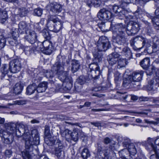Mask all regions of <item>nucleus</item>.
I'll use <instances>...</instances> for the list:
<instances>
[{"mask_svg": "<svg viewBox=\"0 0 159 159\" xmlns=\"http://www.w3.org/2000/svg\"><path fill=\"white\" fill-rule=\"evenodd\" d=\"M155 13L156 16L159 17V7L156 9Z\"/></svg>", "mask_w": 159, "mask_h": 159, "instance_id": "nucleus-64", "label": "nucleus"}, {"mask_svg": "<svg viewBox=\"0 0 159 159\" xmlns=\"http://www.w3.org/2000/svg\"><path fill=\"white\" fill-rule=\"evenodd\" d=\"M24 139L25 141V149L22 152L24 159H32L33 154V145L39 144V135L37 130L34 129L31 132V134L27 133L24 135Z\"/></svg>", "mask_w": 159, "mask_h": 159, "instance_id": "nucleus-2", "label": "nucleus"}, {"mask_svg": "<svg viewBox=\"0 0 159 159\" xmlns=\"http://www.w3.org/2000/svg\"><path fill=\"white\" fill-rule=\"evenodd\" d=\"M98 91H104L106 89V88L105 87L98 86Z\"/></svg>", "mask_w": 159, "mask_h": 159, "instance_id": "nucleus-62", "label": "nucleus"}, {"mask_svg": "<svg viewBox=\"0 0 159 159\" xmlns=\"http://www.w3.org/2000/svg\"><path fill=\"white\" fill-rule=\"evenodd\" d=\"M28 12V11L26 8L24 7L20 8L18 10V15L20 17L25 16Z\"/></svg>", "mask_w": 159, "mask_h": 159, "instance_id": "nucleus-34", "label": "nucleus"}, {"mask_svg": "<svg viewBox=\"0 0 159 159\" xmlns=\"http://www.w3.org/2000/svg\"><path fill=\"white\" fill-rule=\"evenodd\" d=\"M152 123L154 125H159V118L156 119L155 121H154V122H152Z\"/></svg>", "mask_w": 159, "mask_h": 159, "instance_id": "nucleus-63", "label": "nucleus"}, {"mask_svg": "<svg viewBox=\"0 0 159 159\" xmlns=\"http://www.w3.org/2000/svg\"><path fill=\"white\" fill-rule=\"evenodd\" d=\"M53 67L52 68V70H46L44 73V76L48 78H52L55 74H56V72L55 70L52 69Z\"/></svg>", "mask_w": 159, "mask_h": 159, "instance_id": "nucleus-31", "label": "nucleus"}, {"mask_svg": "<svg viewBox=\"0 0 159 159\" xmlns=\"http://www.w3.org/2000/svg\"><path fill=\"white\" fill-rule=\"evenodd\" d=\"M89 67L92 73V78L97 79L101 72L100 68L96 63H93L89 64Z\"/></svg>", "mask_w": 159, "mask_h": 159, "instance_id": "nucleus-14", "label": "nucleus"}, {"mask_svg": "<svg viewBox=\"0 0 159 159\" xmlns=\"http://www.w3.org/2000/svg\"><path fill=\"white\" fill-rule=\"evenodd\" d=\"M154 140V142H152V141H151L152 143L153 144V143H154L155 144L157 145V146L156 147V146H154L156 147V149L158 148V149H159V136H158L157 137V139L154 140Z\"/></svg>", "mask_w": 159, "mask_h": 159, "instance_id": "nucleus-52", "label": "nucleus"}, {"mask_svg": "<svg viewBox=\"0 0 159 159\" xmlns=\"http://www.w3.org/2000/svg\"><path fill=\"white\" fill-rule=\"evenodd\" d=\"M16 46L17 48L23 49L25 54L27 56H30L34 52L33 48L31 46H24L20 43H18Z\"/></svg>", "mask_w": 159, "mask_h": 159, "instance_id": "nucleus-21", "label": "nucleus"}, {"mask_svg": "<svg viewBox=\"0 0 159 159\" xmlns=\"http://www.w3.org/2000/svg\"><path fill=\"white\" fill-rule=\"evenodd\" d=\"M72 70L74 72H76L79 69L80 66V64L78 61L75 60L73 61L72 63Z\"/></svg>", "mask_w": 159, "mask_h": 159, "instance_id": "nucleus-33", "label": "nucleus"}, {"mask_svg": "<svg viewBox=\"0 0 159 159\" xmlns=\"http://www.w3.org/2000/svg\"><path fill=\"white\" fill-rule=\"evenodd\" d=\"M36 89V85L35 84H32L29 85L26 88V93L27 95H30L34 93Z\"/></svg>", "mask_w": 159, "mask_h": 159, "instance_id": "nucleus-26", "label": "nucleus"}, {"mask_svg": "<svg viewBox=\"0 0 159 159\" xmlns=\"http://www.w3.org/2000/svg\"><path fill=\"white\" fill-rule=\"evenodd\" d=\"M138 39L139 40V41H142V40H143L142 44L143 46H144L145 45V44L146 43V41L145 39L142 37H136L134 38V39L131 40L130 41V44L131 45H133L134 44V42L135 41V40L136 39Z\"/></svg>", "mask_w": 159, "mask_h": 159, "instance_id": "nucleus-38", "label": "nucleus"}, {"mask_svg": "<svg viewBox=\"0 0 159 159\" xmlns=\"http://www.w3.org/2000/svg\"><path fill=\"white\" fill-rule=\"evenodd\" d=\"M120 57L119 54L116 52L112 53L108 55L107 57V60L109 65L112 66L116 64Z\"/></svg>", "mask_w": 159, "mask_h": 159, "instance_id": "nucleus-17", "label": "nucleus"}, {"mask_svg": "<svg viewBox=\"0 0 159 159\" xmlns=\"http://www.w3.org/2000/svg\"><path fill=\"white\" fill-rule=\"evenodd\" d=\"M26 35L24 36L25 39L29 43L32 44L37 40V36L35 32L31 29L27 30L25 33Z\"/></svg>", "mask_w": 159, "mask_h": 159, "instance_id": "nucleus-13", "label": "nucleus"}, {"mask_svg": "<svg viewBox=\"0 0 159 159\" xmlns=\"http://www.w3.org/2000/svg\"><path fill=\"white\" fill-rule=\"evenodd\" d=\"M111 142V140L108 137H106L104 139V143L105 144H108Z\"/></svg>", "mask_w": 159, "mask_h": 159, "instance_id": "nucleus-57", "label": "nucleus"}, {"mask_svg": "<svg viewBox=\"0 0 159 159\" xmlns=\"http://www.w3.org/2000/svg\"><path fill=\"white\" fill-rule=\"evenodd\" d=\"M16 39H13L12 40H11L10 38H8V41L9 44L11 46H14L15 45L16 46Z\"/></svg>", "mask_w": 159, "mask_h": 159, "instance_id": "nucleus-54", "label": "nucleus"}, {"mask_svg": "<svg viewBox=\"0 0 159 159\" xmlns=\"http://www.w3.org/2000/svg\"><path fill=\"white\" fill-rule=\"evenodd\" d=\"M9 69V67H8L7 64H4L2 65L1 69L2 79L5 78L6 80H8L9 78V75H8Z\"/></svg>", "mask_w": 159, "mask_h": 159, "instance_id": "nucleus-22", "label": "nucleus"}, {"mask_svg": "<svg viewBox=\"0 0 159 159\" xmlns=\"http://www.w3.org/2000/svg\"><path fill=\"white\" fill-rule=\"evenodd\" d=\"M128 152L127 149H124L120 151L119 152V153L120 157L123 159L125 157H126V153Z\"/></svg>", "mask_w": 159, "mask_h": 159, "instance_id": "nucleus-49", "label": "nucleus"}, {"mask_svg": "<svg viewBox=\"0 0 159 159\" xmlns=\"http://www.w3.org/2000/svg\"><path fill=\"white\" fill-rule=\"evenodd\" d=\"M111 46L108 39L105 36L100 37L97 42V47L99 51H105Z\"/></svg>", "mask_w": 159, "mask_h": 159, "instance_id": "nucleus-8", "label": "nucleus"}, {"mask_svg": "<svg viewBox=\"0 0 159 159\" xmlns=\"http://www.w3.org/2000/svg\"><path fill=\"white\" fill-rule=\"evenodd\" d=\"M159 87V70L156 72L155 79L148 82L147 88L149 90H154Z\"/></svg>", "mask_w": 159, "mask_h": 159, "instance_id": "nucleus-11", "label": "nucleus"}, {"mask_svg": "<svg viewBox=\"0 0 159 159\" xmlns=\"http://www.w3.org/2000/svg\"><path fill=\"white\" fill-rule=\"evenodd\" d=\"M7 19V11L4 10L0 9V22L3 23Z\"/></svg>", "mask_w": 159, "mask_h": 159, "instance_id": "nucleus-25", "label": "nucleus"}, {"mask_svg": "<svg viewBox=\"0 0 159 159\" xmlns=\"http://www.w3.org/2000/svg\"><path fill=\"white\" fill-rule=\"evenodd\" d=\"M21 59H15L9 63V69L10 71L16 73L19 71L21 67Z\"/></svg>", "mask_w": 159, "mask_h": 159, "instance_id": "nucleus-10", "label": "nucleus"}, {"mask_svg": "<svg viewBox=\"0 0 159 159\" xmlns=\"http://www.w3.org/2000/svg\"><path fill=\"white\" fill-rule=\"evenodd\" d=\"M23 87V84L21 82L17 83L14 88V93L16 94H20L22 91Z\"/></svg>", "mask_w": 159, "mask_h": 159, "instance_id": "nucleus-24", "label": "nucleus"}, {"mask_svg": "<svg viewBox=\"0 0 159 159\" xmlns=\"http://www.w3.org/2000/svg\"><path fill=\"white\" fill-rule=\"evenodd\" d=\"M15 103L18 105H23L26 103V101L25 100H18L15 101Z\"/></svg>", "mask_w": 159, "mask_h": 159, "instance_id": "nucleus-55", "label": "nucleus"}, {"mask_svg": "<svg viewBox=\"0 0 159 159\" xmlns=\"http://www.w3.org/2000/svg\"><path fill=\"white\" fill-rule=\"evenodd\" d=\"M111 30L116 35V42L120 45H123L127 41L125 32L128 35H134L139 30V24L136 22L130 21L126 28L122 23L111 24Z\"/></svg>", "mask_w": 159, "mask_h": 159, "instance_id": "nucleus-1", "label": "nucleus"}, {"mask_svg": "<svg viewBox=\"0 0 159 159\" xmlns=\"http://www.w3.org/2000/svg\"><path fill=\"white\" fill-rule=\"evenodd\" d=\"M43 10L40 8H37L34 10L33 14L38 16H41L43 13Z\"/></svg>", "mask_w": 159, "mask_h": 159, "instance_id": "nucleus-41", "label": "nucleus"}, {"mask_svg": "<svg viewBox=\"0 0 159 159\" xmlns=\"http://www.w3.org/2000/svg\"><path fill=\"white\" fill-rule=\"evenodd\" d=\"M47 25L49 30L55 33L59 32L63 27V22L55 16H50L48 18Z\"/></svg>", "mask_w": 159, "mask_h": 159, "instance_id": "nucleus-4", "label": "nucleus"}, {"mask_svg": "<svg viewBox=\"0 0 159 159\" xmlns=\"http://www.w3.org/2000/svg\"><path fill=\"white\" fill-rule=\"evenodd\" d=\"M127 149L128 152L131 155H134L136 153L137 150L135 144L134 143L130 144Z\"/></svg>", "mask_w": 159, "mask_h": 159, "instance_id": "nucleus-30", "label": "nucleus"}, {"mask_svg": "<svg viewBox=\"0 0 159 159\" xmlns=\"http://www.w3.org/2000/svg\"><path fill=\"white\" fill-rule=\"evenodd\" d=\"M12 152L11 150H6L4 152V157L6 159H9L11 157Z\"/></svg>", "mask_w": 159, "mask_h": 159, "instance_id": "nucleus-42", "label": "nucleus"}, {"mask_svg": "<svg viewBox=\"0 0 159 159\" xmlns=\"http://www.w3.org/2000/svg\"><path fill=\"white\" fill-rule=\"evenodd\" d=\"M47 8L48 10L55 13L61 12L62 10L61 5L56 2L49 3L47 6Z\"/></svg>", "mask_w": 159, "mask_h": 159, "instance_id": "nucleus-16", "label": "nucleus"}, {"mask_svg": "<svg viewBox=\"0 0 159 159\" xmlns=\"http://www.w3.org/2000/svg\"><path fill=\"white\" fill-rule=\"evenodd\" d=\"M37 91L38 93H40L45 92V91H43V90H42V88L41 87H40L39 85H38V86L37 88Z\"/></svg>", "mask_w": 159, "mask_h": 159, "instance_id": "nucleus-61", "label": "nucleus"}, {"mask_svg": "<svg viewBox=\"0 0 159 159\" xmlns=\"http://www.w3.org/2000/svg\"><path fill=\"white\" fill-rule=\"evenodd\" d=\"M62 84H57L56 85V89L57 90H60L62 87Z\"/></svg>", "mask_w": 159, "mask_h": 159, "instance_id": "nucleus-59", "label": "nucleus"}, {"mask_svg": "<svg viewBox=\"0 0 159 159\" xmlns=\"http://www.w3.org/2000/svg\"><path fill=\"white\" fill-rule=\"evenodd\" d=\"M36 50L38 51L40 50L45 54L50 55L52 53L53 48L50 42L48 40H46L42 43L39 42Z\"/></svg>", "mask_w": 159, "mask_h": 159, "instance_id": "nucleus-7", "label": "nucleus"}, {"mask_svg": "<svg viewBox=\"0 0 159 159\" xmlns=\"http://www.w3.org/2000/svg\"><path fill=\"white\" fill-rule=\"evenodd\" d=\"M54 146L55 155L58 159H64V147L60 141L59 139L55 140L54 142Z\"/></svg>", "mask_w": 159, "mask_h": 159, "instance_id": "nucleus-9", "label": "nucleus"}, {"mask_svg": "<svg viewBox=\"0 0 159 159\" xmlns=\"http://www.w3.org/2000/svg\"><path fill=\"white\" fill-rule=\"evenodd\" d=\"M143 21L146 25L145 26V31L149 34H151L152 32V28L150 26V23L148 22L147 21L143 20Z\"/></svg>", "mask_w": 159, "mask_h": 159, "instance_id": "nucleus-35", "label": "nucleus"}, {"mask_svg": "<svg viewBox=\"0 0 159 159\" xmlns=\"http://www.w3.org/2000/svg\"><path fill=\"white\" fill-rule=\"evenodd\" d=\"M130 84L131 85L132 84L136 85V84L134 83L133 82H132V80H131V79H130V76H129L128 78H125L124 79L123 85L124 86L126 87L129 84Z\"/></svg>", "mask_w": 159, "mask_h": 159, "instance_id": "nucleus-32", "label": "nucleus"}, {"mask_svg": "<svg viewBox=\"0 0 159 159\" xmlns=\"http://www.w3.org/2000/svg\"><path fill=\"white\" fill-rule=\"evenodd\" d=\"M140 64L143 69H146L150 65L149 59L148 57L144 58L140 62Z\"/></svg>", "mask_w": 159, "mask_h": 159, "instance_id": "nucleus-28", "label": "nucleus"}, {"mask_svg": "<svg viewBox=\"0 0 159 159\" xmlns=\"http://www.w3.org/2000/svg\"><path fill=\"white\" fill-rule=\"evenodd\" d=\"M98 156H100V158H102L104 159H112L113 158L110 152V150H104L100 146L98 147Z\"/></svg>", "mask_w": 159, "mask_h": 159, "instance_id": "nucleus-15", "label": "nucleus"}, {"mask_svg": "<svg viewBox=\"0 0 159 159\" xmlns=\"http://www.w3.org/2000/svg\"><path fill=\"white\" fill-rule=\"evenodd\" d=\"M6 39L5 37L2 35H0V49H2L5 45Z\"/></svg>", "mask_w": 159, "mask_h": 159, "instance_id": "nucleus-43", "label": "nucleus"}, {"mask_svg": "<svg viewBox=\"0 0 159 159\" xmlns=\"http://www.w3.org/2000/svg\"><path fill=\"white\" fill-rule=\"evenodd\" d=\"M153 43V45L152 47V52L155 53L159 50V39L157 38H155Z\"/></svg>", "mask_w": 159, "mask_h": 159, "instance_id": "nucleus-27", "label": "nucleus"}, {"mask_svg": "<svg viewBox=\"0 0 159 159\" xmlns=\"http://www.w3.org/2000/svg\"><path fill=\"white\" fill-rule=\"evenodd\" d=\"M12 37L13 39H16L17 38L18 36V32L17 30L15 28H13L11 31Z\"/></svg>", "mask_w": 159, "mask_h": 159, "instance_id": "nucleus-45", "label": "nucleus"}, {"mask_svg": "<svg viewBox=\"0 0 159 159\" xmlns=\"http://www.w3.org/2000/svg\"><path fill=\"white\" fill-rule=\"evenodd\" d=\"M45 20L43 18H41L40 21L36 24V27L38 30H40L43 27Z\"/></svg>", "mask_w": 159, "mask_h": 159, "instance_id": "nucleus-46", "label": "nucleus"}, {"mask_svg": "<svg viewBox=\"0 0 159 159\" xmlns=\"http://www.w3.org/2000/svg\"><path fill=\"white\" fill-rule=\"evenodd\" d=\"M78 82L80 85L84 84L85 82L84 78L82 76H80L78 80Z\"/></svg>", "mask_w": 159, "mask_h": 159, "instance_id": "nucleus-53", "label": "nucleus"}, {"mask_svg": "<svg viewBox=\"0 0 159 159\" xmlns=\"http://www.w3.org/2000/svg\"><path fill=\"white\" fill-rule=\"evenodd\" d=\"M81 156L84 159H86L90 157V152L87 148H84L83 149L81 153Z\"/></svg>", "mask_w": 159, "mask_h": 159, "instance_id": "nucleus-37", "label": "nucleus"}, {"mask_svg": "<svg viewBox=\"0 0 159 159\" xmlns=\"http://www.w3.org/2000/svg\"><path fill=\"white\" fill-rule=\"evenodd\" d=\"M72 140L75 142L78 139V133L74 130L71 136Z\"/></svg>", "mask_w": 159, "mask_h": 159, "instance_id": "nucleus-50", "label": "nucleus"}, {"mask_svg": "<svg viewBox=\"0 0 159 159\" xmlns=\"http://www.w3.org/2000/svg\"><path fill=\"white\" fill-rule=\"evenodd\" d=\"M126 61L125 59H122L119 57V60L117 61L118 66H120V67H122L125 66L126 65Z\"/></svg>", "mask_w": 159, "mask_h": 159, "instance_id": "nucleus-40", "label": "nucleus"}, {"mask_svg": "<svg viewBox=\"0 0 159 159\" xmlns=\"http://www.w3.org/2000/svg\"><path fill=\"white\" fill-rule=\"evenodd\" d=\"M98 17L101 20H108L111 18L113 15L110 11L105 8L101 9L97 14Z\"/></svg>", "mask_w": 159, "mask_h": 159, "instance_id": "nucleus-12", "label": "nucleus"}, {"mask_svg": "<svg viewBox=\"0 0 159 159\" xmlns=\"http://www.w3.org/2000/svg\"><path fill=\"white\" fill-rule=\"evenodd\" d=\"M39 85L42 88V90H43V91H45L47 88V82H42L40 83Z\"/></svg>", "mask_w": 159, "mask_h": 159, "instance_id": "nucleus-51", "label": "nucleus"}, {"mask_svg": "<svg viewBox=\"0 0 159 159\" xmlns=\"http://www.w3.org/2000/svg\"><path fill=\"white\" fill-rule=\"evenodd\" d=\"M9 127L10 130L11 132L8 133L13 134L15 132L16 135L18 137H20L22 135H23V138H24V134L28 133L27 132H25V126L24 125L21 123L14 124L11 123Z\"/></svg>", "mask_w": 159, "mask_h": 159, "instance_id": "nucleus-6", "label": "nucleus"}, {"mask_svg": "<svg viewBox=\"0 0 159 159\" xmlns=\"http://www.w3.org/2000/svg\"><path fill=\"white\" fill-rule=\"evenodd\" d=\"M126 57H130L131 55V53L129 49L127 48H124L121 52Z\"/></svg>", "mask_w": 159, "mask_h": 159, "instance_id": "nucleus-39", "label": "nucleus"}, {"mask_svg": "<svg viewBox=\"0 0 159 159\" xmlns=\"http://www.w3.org/2000/svg\"><path fill=\"white\" fill-rule=\"evenodd\" d=\"M66 123H68L70 125H76L80 127H81L82 126V125L81 124L79 123H72L70 122H66Z\"/></svg>", "mask_w": 159, "mask_h": 159, "instance_id": "nucleus-58", "label": "nucleus"}, {"mask_svg": "<svg viewBox=\"0 0 159 159\" xmlns=\"http://www.w3.org/2000/svg\"><path fill=\"white\" fill-rule=\"evenodd\" d=\"M43 35L44 38L47 40L50 39L51 35L49 32L47 30H43Z\"/></svg>", "mask_w": 159, "mask_h": 159, "instance_id": "nucleus-48", "label": "nucleus"}, {"mask_svg": "<svg viewBox=\"0 0 159 159\" xmlns=\"http://www.w3.org/2000/svg\"><path fill=\"white\" fill-rule=\"evenodd\" d=\"M31 29L30 26L25 21H21L18 24V32L21 34L25 33L27 30Z\"/></svg>", "mask_w": 159, "mask_h": 159, "instance_id": "nucleus-20", "label": "nucleus"}, {"mask_svg": "<svg viewBox=\"0 0 159 159\" xmlns=\"http://www.w3.org/2000/svg\"><path fill=\"white\" fill-rule=\"evenodd\" d=\"M101 3L100 0H88L87 2V5L89 7L93 5L94 7H98L100 6Z\"/></svg>", "mask_w": 159, "mask_h": 159, "instance_id": "nucleus-29", "label": "nucleus"}, {"mask_svg": "<svg viewBox=\"0 0 159 159\" xmlns=\"http://www.w3.org/2000/svg\"><path fill=\"white\" fill-rule=\"evenodd\" d=\"M151 18L152 22L154 23V25L155 29L157 30H159V18L151 16Z\"/></svg>", "mask_w": 159, "mask_h": 159, "instance_id": "nucleus-36", "label": "nucleus"}, {"mask_svg": "<svg viewBox=\"0 0 159 159\" xmlns=\"http://www.w3.org/2000/svg\"><path fill=\"white\" fill-rule=\"evenodd\" d=\"M132 143H133L131 142V141L130 139L128 138H125L122 144L124 147L128 148L130 144Z\"/></svg>", "mask_w": 159, "mask_h": 159, "instance_id": "nucleus-44", "label": "nucleus"}, {"mask_svg": "<svg viewBox=\"0 0 159 159\" xmlns=\"http://www.w3.org/2000/svg\"><path fill=\"white\" fill-rule=\"evenodd\" d=\"M65 59L64 57L62 60L57 62L54 65L52 68L56 71L55 73L58 75L59 79L64 83H66V87L68 89H70L72 86L73 81L71 77L68 75L66 71H64V66Z\"/></svg>", "mask_w": 159, "mask_h": 159, "instance_id": "nucleus-3", "label": "nucleus"}, {"mask_svg": "<svg viewBox=\"0 0 159 159\" xmlns=\"http://www.w3.org/2000/svg\"><path fill=\"white\" fill-rule=\"evenodd\" d=\"M72 133V132L71 131L68 129H66L61 134L63 136H64L65 138H66L68 136H71Z\"/></svg>", "mask_w": 159, "mask_h": 159, "instance_id": "nucleus-47", "label": "nucleus"}, {"mask_svg": "<svg viewBox=\"0 0 159 159\" xmlns=\"http://www.w3.org/2000/svg\"><path fill=\"white\" fill-rule=\"evenodd\" d=\"M91 124L97 127L100 126V123L99 122H91Z\"/></svg>", "mask_w": 159, "mask_h": 159, "instance_id": "nucleus-60", "label": "nucleus"}, {"mask_svg": "<svg viewBox=\"0 0 159 159\" xmlns=\"http://www.w3.org/2000/svg\"><path fill=\"white\" fill-rule=\"evenodd\" d=\"M0 133L2 134V137L4 139V143L7 144H11L13 141V135L12 134H9L8 132L1 130Z\"/></svg>", "mask_w": 159, "mask_h": 159, "instance_id": "nucleus-19", "label": "nucleus"}, {"mask_svg": "<svg viewBox=\"0 0 159 159\" xmlns=\"http://www.w3.org/2000/svg\"><path fill=\"white\" fill-rule=\"evenodd\" d=\"M49 128L47 126H45L44 129L45 135L48 136L49 133Z\"/></svg>", "mask_w": 159, "mask_h": 159, "instance_id": "nucleus-56", "label": "nucleus"}, {"mask_svg": "<svg viewBox=\"0 0 159 159\" xmlns=\"http://www.w3.org/2000/svg\"><path fill=\"white\" fill-rule=\"evenodd\" d=\"M152 141L153 142H154V140L153 139L150 138H148L147 140L148 143L152 149L155 152V154L154 155L156 156L157 158L159 159V149L158 151L157 150L156 147L152 143H151Z\"/></svg>", "mask_w": 159, "mask_h": 159, "instance_id": "nucleus-23", "label": "nucleus"}, {"mask_svg": "<svg viewBox=\"0 0 159 159\" xmlns=\"http://www.w3.org/2000/svg\"><path fill=\"white\" fill-rule=\"evenodd\" d=\"M143 74V71L142 70H138L134 72L131 76H130V79L132 80V82L134 83H136V84H139V82L141 80L142 78Z\"/></svg>", "mask_w": 159, "mask_h": 159, "instance_id": "nucleus-18", "label": "nucleus"}, {"mask_svg": "<svg viewBox=\"0 0 159 159\" xmlns=\"http://www.w3.org/2000/svg\"><path fill=\"white\" fill-rule=\"evenodd\" d=\"M138 2H139L135 0H134V2L132 0H122L120 6L119 7L117 5L114 6L113 7V10L115 13L116 16L120 17V19H122V17H123L125 15V11H128L127 8H125V7L127 6L130 3L135 4Z\"/></svg>", "mask_w": 159, "mask_h": 159, "instance_id": "nucleus-5", "label": "nucleus"}]
</instances>
